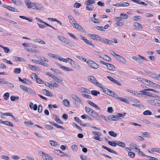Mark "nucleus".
<instances>
[{"label": "nucleus", "mask_w": 160, "mask_h": 160, "mask_svg": "<svg viewBox=\"0 0 160 160\" xmlns=\"http://www.w3.org/2000/svg\"><path fill=\"white\" fill-rule=\"evenodd\" d=\"M33 9L38 10H43L45 9L44 7L42 5L38 3H36V5L35 6Z\"/></svg>", "instance_id": "nucleus-9"}, {"label": "nucleus", "mask_w": 160, "mask_h": 160, "mask_svg": "<svg viewBox=\"0 0 160 160\" xmlns=\"http://www.w3.org/2000/svg\"><path fill=\"white\" fill-rule=\"evenodd\" d=\"M48 55L50 57L53 58H54L56 59H57L58 56H57L56 55L50 53H48Z\"/></svg>", "instance_id": "nucleus-52"}, {"label": "nucleus", "mask_w": 160, "mask_h": 160, "mask_svg": "<svg viewBox=\"0 0 160 160\" xmlns=\"http://www.w3.org/2000/svg\"><path fill=\"white\" fill-rule=\"evenodd\" d=\"M42 156L44 160H53L52 158L49 155L41 151Z\"/></svg>", "instance_id": "nucleus-4"}, {"label": "nucleus", "mask_w": 160, "mask_h": 160, "mask_svg": "<svg viewBox=\"0 0 160 160\" xmlns=\"http://www.w3.org/2000/svg\"><path fill=\"white\" fill-rule=\"evenodd\" d=\"M78 90L80 92H85L87 94H90V91L89 90L82 87L79 88Z\"/></svg>", "instance_id": "nucleus-12"}, {"label": "nucleus", "mask_w": 160, "mask_h": 160, "mask_svg": "<svg viewBox=\"0 0 160 160\" xmlns=\"http://www.w3.org/2000/svg\"><path fill=\"white\" fill-rule=\"evenodd\" d=\"M94 7L92 5H89L87 6L86 7V9L88 11H92L93 10Z\"/></svg>", "instance_id": "nucleus-47"}, {"label": "nucleus", "mask_w": 160, "mask_h": 160, "mask_svg": "<svg viewBox=\"0 0 160 160\" xmlns=\"http://www.w3.org/2000/svg\"><path fill=\"white\" fill-rule=\"evenodd\" d=\"M117 141H108V144L110 145V146H112L113 147H115L117 145Z\"/></svg>", "instance_id": "nucleus-22"}, {"label": "nucleus", "mask_w": 160, "mask_h": 160, "mask_svg": "<svg viewBox=\"0 0 160 160\" xmlns=\"http://www.w3.org/2000/svg\"><path fill=\"white\" fill-rule=\"evenodd\" d=\"M21 72V70L19 68H15L13 71V72L16 74L20 73Z\"/></svg>", "instance_id": "nucleus-57"}, {"label": "nucleus", "mask_w": 160, "mask_h": 160, "mask_svg": "<svg viewBox=\"0 0 160 160\" xmlns=\"http://www.w3.org/2000/svg\"><path fill=\"white\" fill-rule=\"evenodd\" d=\"M146 91H152L154 92H156V91L153 89L149 88L144 89L143 90L140 91V92L142 93V96L143 94L146 95Z\"/></svg>", "instance_id": "nucleus-15"}, {"label": "nucleus", "mask_w": 160, "mask_h": 160, "mask_svg": "<svg viewBox=\"0 0 160 160\" xmlns=\"http://www.w3.org/2000/svg\"><path fill=\"white\" fill-rule=\"evenodd\" d=\"M94 3H95V1L94 0H88L86 2V4L87 6H89Z\"/></svg>", "instance_id": "nucleus-39"}, {"label": "nucleus", "mask_w": 160, "mask_h": 160, "mask_svg": "<svg viewBox=\"0 0 160 160\" xmlns=\"http://www.w3.org/2000/svg\"><path fill=\"white\" fill-rule=\"evenodd\" d=\"M108 120L115 121L118 120V116L117 115H111L108 117Z\"/></svg>", "instance_id": "nucleus-10"}, {"label": "nucleus", "mask_w": 160, "mask_h": 160, "mask_svg": "<svg viewBox=\"0 0 160 160\" xmlns=\"http://www.w3.org/2000/svg\"><path fill=\"white\" fill-rule=\"evenodd\" d=\"M85 110L86 112L88 114L90 115V114L91 113V112H92V111L93 110V109H92L90 108H89L88 107H85Z\"/></svg>", "instance_id": "nucleus-37"}, {"label": "nucleus", "mask_w": 160, "mask_h": 160, "mask_svg": "<svg viewBox=\"0 0 160 160\" xmlns=\"http://www.w3.org/2000/svg\"><path fill=\"white\" fill-rule=\"evenodd\" d=\"M17 6L22 5L23 2L20 0H11Z\"/></svg>", "instance_id": "nucleus-14"}, {"label": "nucleus", "mask_w": 160, "mask_h": 160, "mask_svg": "<svg viewBox=\"0 0 160 160\" xmlns=\"http://www.w3.org/2000/svg\"><path fill=\"white\" fill-rule=\"evenodd\" d=\"M53 117L55 118V120L58 123L61 124L63 123V122L60 119L58 118L55 114H53Z\"/></svg>", "instance_id": "nucleus-25"}, {"label": "nucleus", "mask_w": 160, "mask_h": 160, "mask_svg": "<svg viewBox=\"0 0 160 160\" xmlns=\"http://www.w3.org/2000/svg\"><path fill=\"white\" fill-rule=\"evenodd\" d=\"M4 21H7L8 22L11 23H12V24H17V22H16L13 21L12 20L9 19H7L6 18H4Z\"/></svg>", "instance_id": "nucleus-46"}, {"label": "nucleus", "mask_w": 160, "mask_h": 160, "mask_svg": "<svg viewBox=\"0 0 160 160\" xmlns=\"http://www.w3.org/2000/svg\"><path fill=\"white\" fill-rule=\"evenodd\" d=\"M68 18H70V22L71 23L72 25L76 23V22L74 18L71 16H69Z\"/></svg>", "instance_id": "nucleus-32"}, {"label": "nucleus", "mask_w": 160, "mask_h": 160, "mask_svg": "<svg viewBox=\"0 0 160 160\" xmlns=\"http://www.w3.org/2000/svg\"><path fill=\"white\" fill-rule=\"evenodd\" d=\"M72 66L76 69H81V67L80 66L75 62H73Z\"/></svg>", "instance_id": "nucleus-28"}, {"label": "nucleus", "mask_w": 160, "mask_h": 160, "mask_svg": "<svg viewBox=\"0 0 160 160\" xmlns=\"http://www.w3.org/2000/svg\"><path fill=\"white\" fill-rule=\"evenodd\" d=\"M4 83L5 84H7L8 86L11 88H12L14 87L13 84L10 82L5 81V83Z\"/></svg>", "instance_id": "nucleus-36"}, {"label": "nucleus", "mask_w": 160, "mask_h": 160, "mask_svg": "<svg viewBox=\"0 0 160 160\" xmlns=\"http://www.w3.org/2000/svg\"><path fill=\"white\" fill-rule=\"evenodd\" d=\"M49 143L52 146H56L58 145V144L56 141L53 140H50L49 141Z\"/></svg>", "instance_id": "nucleus-43"}, {"label": "nucleus", "mask_w": 160, "mask_h": 160, "mask_svg": "<svg viewBox=\"0 0 160 160\" xmlns=\"http://www.w3.org/2000/svg\"><path fill=\"white\" fill-rule=\"evenodd\" d=\"M36 5V3L35 2H30L29 4H27V7L28 8H34Z\"/></svg>", "instance_id": "nucleus-23"}, {"label": "nucleus", "mask_w": 160, "mask_h": 160, "mask_svg": "<svg viewBox=\"0 0 160 160\" xmlns=\"http://www.w3.org/2000/svg\"><path fill=\"white\" fill-rule=\"evenodd\" d=\"M11 100L12 101H15L16 100H18L19 99V97L18 96L15 97L14 96H12L10 97Z\"/></svg>", "instance_id": "nucleus-58"}, {"label": "nucleus", "mask_w": 160, "mask_h": 160, "mask_svg": "<svg viewBox=\"0 0 160 160\" xmlns=\"http://www.w3.org/2000/svg\"><path fill=\"white\" fill-rule=\"evenodd\" d=\"M108 69L111 70H114L115 69V67L112 64H109L107 67Z\"/></svg>", "instance_id": "nucleus-49"}, {"label": "nucleus", "mask_w": 160, "mask_h": 160, "mask_svg": "<svg viewBox=\"0 0 160 160\" xmlns=\"http://www.w3.org/2000/svg\"><path fill=\"white\" fill-rule=\"evenodd\" d=\"M150 87H153L156 88H160V86L159 85H157V84L154 83L152 82H151V85Z\"/></svg>", "instance_id": "nucleus-54"}, {"label": "nucleus", "mask_w": 160, "mask_h": 160, "mask_svg": "<svg viewBox=\"0 0 160 160\" xmlns=\"http://www.w3.org/2000/svg\"><path fill=\"white\" fill-rule=\"evenodd\" d=\"M80 36L81 39L87 44L92 46L93 47H95V46L94 44L92 43L91 41L87 39L85 37L83 36L82 35H80Z\"/></svg>", "instance_id": "nucleus-3"}, {"label": "nucleus", "mask_w": 160, "mask_h": 160, "mask_svg": "<svg viewBox=\"0 0 160 160\" xmlns=\"http://www.w3.org/2000/svg\"><path fill=\"white\" fill-rule=\"evenodd\" d=\"M20 87L22 88V90L25 91L26 92H28V88L24 86L23 85H20Z\"/></svg>", "instance_id": "nucleus-56"}, {"label": "nucleus", "mask_w": 160, "mask_h": 160, "mask_svg": "<svg viewBox=\"0 0 160 160\" xmlns=\"http://www.w3.org/2000/svg\"><path fill=\"white\" fill-rule=\"evenodd\" d=\"M13 58L14 61L16 62H24L25 61L23 58L17 56H14L13 57Z\"/></svg>", "instance_id": "nucleus-20"}, {"label": "nucleus", "mask_w": 160, "mask_h": 160, "mask_svg": "<svg viewBox=\"0 0 160 160\" xmlns=\"http://www.w3.org/2000/svg\"><path fill=\"white\" fill-rule=\"evenodd\" d=\"M133 27L134 29H142L143 28V27L141 24L137 22L133 24Z\"/></svg>", "instance_id": "nucleus-13"}, {"label": "nucleus", "mask_w": 160, "mask_h": 160, "mask_svg": "<svg viewBox=\"0 0 160 160\" xmlns=\"http://www.w3.org/2000/svg\"><path fill=\"white\" fill-rule=\"evenodd\" d=\"M132 58L135 61H137V62H141V59L139 57H137L136 56H133L132 57Z\"/></svg>", "instance_id": "nucleus-63"}, {"label": "nucleus", "mask_w": 160, "mask_h": 160, "mask_svg": "<svg viewBox=\"0 0 160 160\" xmlns=\"http://www.w3.org/2000/svg\"><path fill=\"white\" fill-rule=\"evenodd\" d=\"M9 93L8 92H6L4 94V98L6 100H7L9 98Z\"/></svg>", "instance_id": "nucleus-61"}, {"label": "nucleus", "mask_w": 160, "mask_h": 160, "mask_svg": "<svg viewBox=\"0 0 160 160\" xmlns=\"http://www.w3.org/2000/svg\"><path fill=\"white\" fill-rule=\"evenodd\" d=\"M61 68H62L63 70L66 71H73V70L72 69L64 66L62 67Z\"/></svg>", "instance_id": "nucleus-44"}, {"label": "nucleus", "mask_w": 160, "mask_h": 160, "mask_svg": "<svg viewBox=\"0 0 160 160\" xmlns=\"http://www.w3.org/2000/svg\"><path fill=\"white\" fill-rule=\"evenodd\" d=\"M0 47L4 49V52L5 53H8L9 52V49L7 47H5L3 46L0 45Z\"/></svg>", "instance_id": "nucleus-53"}, {"label": "nucleus", "mask_w": 160, "mask_h": 160, "mask_svg": "<svg viewBox=\"0 0 160 160\" xmlns=\"http://www.w3.org/2000/svg\"><path fill=\"white\" fill-rule=\"evenodd\" d=\"M19 17L20 18L22 19L26 20L29 21L30 22H32V20L31 18H29L26 17L22 16H19Z\"/></svg>", "instance_id": "nucleus-33"}, {"label": "nucleus", "mask_w": 160, "mask_h": 160, "mask_svg": "<svg viewBox=\"0 0 160 160\" xmlns=\"http://www.w3.org/2000/svg\"><path fill=\"white\" fill-rule=\"evenodd\" d=\"M152 152H155L160 154V149L158 148H152L151 149Z\"/></svg>", "instance_id": "nucleus-50"}, {"label": "nucleus", "mask_w": 160, "mask_h": 160, "mask_svg": "<svg viewBox=\"0 0 160 160\" xmlns=\"http://www.w3.org/2000/svg\"><path fill=\"white\" fill-rule=\"evenodd\" d=\"M68 34L72 38H73L75 40H78V38L73 34L70 32H68Z\"/></svg>", "instance_id": "nucleus-60"}, {"label": "nucleus", "mask_w": 160, "mask_h": 160, "mask_svg": "<svg viewBox=\"0 0 160 160\" xmlns=\"http://www.w3.org/2000/svg\"><path fill=\"white\" fill-rule=\"evenodd\" d=\"M76 57L82 61L87 62V59L82 56L77 55L76 56Z\"/></svg>", "instance_id": "nucleus-40"}, {"label": "nucleus", "mask_w": 160, "mask_h": 160, "mask_svg": "<svg viewBox=\"0 0 160 160\" xmlns=\"http://www.w3.org/2000/svg\"><path fill=\"white\" fill-rule=\"evenodd\" d=\"M89 35H90V36L92 37L91 38L92 39L96 41H99L100 36L98 35L92 34H89Z\"/></svg>", "instance_id": "nucleus-11"}, {"label": "nucleus", "mask_w": 160, "mask_h": 160, "mask_svg": "<svg viewBox=\"0 0 160 160\" xmlns=\"http://www.w3.org/2000/svg\"><path fill=\"white\" fill-rule=\"evenodd\" d=\"M109 92L108 94V95H109L110 96H112L114 98H118V96L116 94L114 93L112 91L110 90V91H109Z\"/></svg>", "instance_id": "nucleus-26"}, {"label": "nucleus", "mask_w": 160, "mask_h": 160, "mask_svg": "<svg viewBox=\"0 0 160 160\" xmlns=\"http://www.w3.org/2000/svg\"><path fill=\"white\" fill-rule=\"evenodd\" d=\"M131 1L141 5H145L146 6L148 5L147 4L145 3L144 2H141L139 0H131Z\"/></svg>", "instance_id": "nucleus-17"}, {"label": "nucleus", "mask_w": 160, "mask_h": 160, "mask_svg": "<svg viewBox=\"0 0 160 160\" xmlns=\"http://www.w3.org/2000/svg\"><path fill=\"white\" fill-rule=\"evenodd\" d=\"M107 78L110 81L113 82L115 84H117L119 86H121V84L120 82H119L116 80L114 79L113 78L109 76H108Z\"/></svg>", "instance_id": "nucleus-7"}, {"label": "nucleus", "mask_w": 160, "mask_h": 160, "mask_svg": "<svg viewBox=\"0 0 160 160\" xmlns=\"http://www.w3.org/2000/svg\"><path fill=\"white\" fill-rule=\"evenodd\" d=\"M116 58L119 62H121L123 64H125L126 63V61L125 60L122 56L119 55H117Z\"/></svg>", "instance_id": "nucleus-8"}, {"label": "nucleus", "mask_w": 160, "mask_h": 160, "mask_svg": "<svg viewBox=\"0 0 160 160\" xmlns=\"http://www.w3.org/2000/svg\"><path fill=\"white\" fill-rule=\"evenodd\" d=\"M117 145L122 148H125V144L123 142L119 141H117Z\"/></svg>", "instance_id": "nucleus-45"}, {"label": "nucleus", "mask_w": 160, "mask_h": 160, "mask_svg": "<svg viewBox=\"0 0 160 160\" xmlns=\"http://www.w3.org/2000/svg\"><path fill=\"white\" fill-rule=\"evenodd\" d=\"M4 124L7 125L9 126H10L12 127L13 126V125L12 123V122H11L8 121H4Z\"/></svg>", "instance_id": "nucleus-59"}, {"label": "nucleus", "mask_w": 160, "mask_h": 160, "mask_svg": "<svg viewBox=\"0 0 160 160\" xmlns=\"http://www.w3.org/2000/svg\"><path fill=\"white\" fill-rule=\"evenodd\" d=\"M62 103L66 107H69L70 105V102L67 99H64L62 101Z\"/></svg>", "instance_id": "nucleus-29"}, {"label": "nucleus", "mask_w": 160, "mask_h": 160, "mask_svg": "<svg viewBox=\"0 0 160 160\" xmlns=\"http://www.w3.org/2000/svg\"><path fill=\"white\" fill-rule=\"evenodd\" d=\"M89 115L97 119H99L100 118L99 115L94 110L92 111V112H91V113Z\"/></svg>", "instance_id": "nucleus-5"}, {"label": "nucleus", "mask_w": 160, "mask_h": 160, "mask_svg": "<svg viewBox=\"0 0 160 160\" xmlns=\"http://www.w3.org/2000/svg\"><path fill=\"white\" fill-rule=\"evenodd\" d=\"M42 92L43 93L45 94V95L48 96H52V95L51 94V93L48 91L46 89H42Z\"/></svg>", "instance_id": "nucleus-30"}, {"label": "nucleus", "mask_w": 160, "mask_h": 160, "mask_svg": "<svg viewBox=\"0 0 160 160\" xmlns=\"http://www.w3.org/2000/svg\"><path fill=\"white\" fill-rule=\"evenodd\" d=\"M72 26L76 29H78L79 30H81L82 29L81 26L76 23H74Z\"/></svg>", "instance_id": "nucleus-24"}, {"label": "nucleus", "mask_w": 160, "mask_h": 160, "mask_svg": "<svg viewBox=\"0 0 160 160\" xmlns=\"http://www.w3.org/2000/svg\"><path fill=\"white\" fill-rule=\"evenodd\" d=\"M0 113L1 115H3V116H9L13 118H14V116L11 113H10V112H7V113H4L2 112H0Z\"/></svg>", "instance_id": "nucleus-34"}, {"label": "nucleus", "mask_w": 160, "mask_h": 160, "mask_svg": "<svg viewBox=\"0 0 160 160\" xmlns=\"http://www.w3.org/2000/svg\"><path fill=\"white\" fill-rule=\"evenodd\" d=\"M72 98L76 102L78 103L82 104V102L81 99L77 95L74 94H72L71 95Z\"/></svg>", "instance_id": "nucleus-6"}, {"label": "nucleus", "mask_w": 160, "mask_h": 160, "mask_svg": "<svg viewBox=\"0 0 160 160\" xmlns=\"http://www.w3.org/2000/svg\"><path fill=\"white\" fill-rule=\"evenodd\" d=\"M91 93L93 96H97L98 94H100V92L99 91L93 90L91 91Z\"/></svg>", "instance_id": "nucleus-41"}, {"label": "nucleus", "mask_w": 160, "mask_h": 160, "mask_svg": "<svg viewBox=\"0 0 160 160\" xmlns=\"http://www.w3.org/2000/svg\"><path fill=\"white\" fill-rule=\"evenodd\" d=\"M66 44L68 45L69 46L71 47H75L76 46L75 44H74L72 41L69 40L68 41Z\"/></svg>", "instance_id": "nucleus-35"}, {"label": "nucleus", "mask_w": 160, "mask_h": 160, "mask_svg": "<svg viewBox=\"0 0 160 160\" xmlns=\"http://www.w3.org/2000/svg\"><path fill=\"white\" fill-rule=\"evenodd\" d=\"M108 134L110 135L111 136L113 137H116L117 134L116 133L114 132L113 131H110L108 132Z\"/></svg>", "instance_id": "nucleus-55"}, {"label": "nucleus", "mask_w": 160, "mask_h": 160, "mask_svg": "<svg viewBox=\"0 0 160 160\" xmlns=\"http://www.w3.org/2000/svg\"><path fill=\"white\" fill-rule=\"evenodd\" d=\"M101 58H102L104 60L108 61H111V58L107 55H103L101 56H100Z\"/></svg>", "instance_id": "nucleus-19"}, {"label": "nucleus", "mask_w": 160, "mask_h": 160, "mask_svg": "<svg viewBox=\"0 0 160 160\" xmlns=\"http://www.w3.org/2000/svg\"><path fill=\"white\" fill-rule=\"evenodd\" d=\"M102 147L103 148H104V149H105L106 150H107L109 152H111V153H114V154H116V152L110 149L109 148L105 146H104L103 145H102Z\"/></svg>", "instance_id": "nucleus-21"}, {"label": "nucleus", "mask_w": 160, "mask_h": 160, "mask_svg": "<svg viewBox=\"0 0 160 160\" xmlns=\"http://www.w3.org/2000/svg\"><path fill=\"white\" fill-rule=\"evenodd\" d=\"M88 79L89 81L98 86L99 87L100 85V83L97 81L96 79L93 76H88Z\"/></svg>", "instance_id": "nucleus-1"}, {"label": "nucleus", "mask_w": 160, "mask_h": 160, "mask_svg": "<svg viewBox=\"0 0 160 160\" xmlns=\"http://www.w3.org/2000/svg\"><path fill=\"white\" fill-rule=\"evenodd\" d=\"M143 114L145 115H151L152 112L149 110H147L143 112Z\"/></svg>", "instance_id": "nucleus-48"}, {"label": "nucleus", "mask_w": 160, "mask_h": 160, "mask_svg": "<svg viewBox=\"0 0 160 160\" xmlns=\"http://www.w3.org/2000/svg\"><path fill=\"white\" fill-rule=\"evenodd\" d=\"M5 8H7L9 10L12 11V12H17L18 10L13 7H12L10 6H8V7H5Z\"/></svg>", "instance_id": "nucleus-42"}, {"label": "nucleus", "mask_w": 160, "mask_h": 160, "mask_svg": "<svg viewBox=\"0 0 160 160\" xmlns=\"http://www.w3.org/2000/svg\"><path fill=\"white\" fill-rule=\"evenodd\" d=\"M46 129L48 130H51L52 129L53 127L50 125L47 124L45 126Z\"/></svg>", "instance_id": "nucleus-64"}, {"label": "nucleus", "mask_w": 160, "mask_h": 160, "mask_svg": "<svg viewBox=\"0 0 160 160\" xmlns=\"http://www.w3.org/2000/svg\"><path fill=\"white\" fill-rule=\"evenodd\" d=\"M151 82L149 80L146 79L144 84L147 86H150Z\"/></svg>", "instance_id": "nucleus-62"}, {"label": "nucleus", "mask_w": 160, "mask_h": 160, "mask_svg": "<svg viewBox=\"0 0 160 160\" xmlns=\"http://www.w3.org/2000/svg\"><path fill=\"white\" fill-rule=\"evenodd\" d=\"M86 63L88 65L92 68L96 69L98 68V65L92 60L88 61Z\"/></svg>", "instance_id": "nucleus-2"}, {"label": "nucleus", "mask_w": 160, "mask_h": 160, "mask_svg": "<svg viewBox=\"0 0 160 160\" xmlns=\"http://www.w3.org/2000/svg\"><path fill=\"white\" fill-rule=\"evenodd\" d=\"M157 99L155 100H148V102L150 103L152 105H155L157 106Z\"/></svg>", "instance_id": "nucleus-31"}, {"label": "nucleus", "mask_w": 160, "mask_h": 160, "mask_svg": "<svg viewBox=\"0 0 160 160\" xmlns=\"http://www.w3.org/2000/svg\"><path fill=\"white\" fill-rule=\"evenodd\" d=\"M130 147L132 148V149H134L136 150V151H138V149L139 148H138V146L135 144L133 143H132L130 144Z\"/></svg>", "instance_id": "nucleus-18"}, {"label": "nucleus", "mask_w": 160, "mask_h": 160, "mask_svg": "<svg viewBox=\"0 0 160 160\" xmlns=\"http://www.w3.org/2000/svg\"><path fill=\"white\" fill-rule=\"evenodd\" d=\"M52 78L58 83H60L61 82H62L63 81L62 79V78H58L54 75V76H53Z\"/></svg>", "instance_id": "nucleus-27"}, {"label": "nucleus", "mask_w": 160, "mask_h": 160, "mask_svg": "<svg viewBox=\"0 0 160 160\" xmlns=\"http://www.w3.org/2000/svg\"><path fill=\"white\" fill-rule=\"evenodd\" d=\"M28 68L32 70L36 71L37 70V68L34 66L31 65H28Z\"/></svg>", "instance_id": "nucleus-51"}, {"label": "nucleus", "mask_w": 160, "mask_h": 160, "mask_svg": "<svg viewBox=\"0 0 160 160\" xmlns=\"http://www.w3.org/2000/svg\"><path fill=\"white\" fill-rule=\"evenodd\" d=\"M50 124L53 125L54 126L56 127L57 128H63V127L58 125V124L56 123L51 122H50Z\"/></svg>", "instance_id": "nucleus-38"}, {"label": "nucleus", "mask_w": 160, "mask_h": 160, "mask_svg": "<svg viewBox=\"0 0 160 160\" xmlns=\"http://www.w3.org/2000/svg\"><path fill=\"white\" fill-rule=\"evenodd\" d=\"M87 102L91 106H92V107H95L97 109L100 110V108L96 104L93 102H91L90 101L88 100L87 101Z\"/></svg>", "instance_id": "nucleus-16"}]
</instances>
